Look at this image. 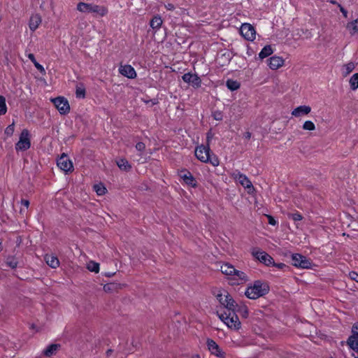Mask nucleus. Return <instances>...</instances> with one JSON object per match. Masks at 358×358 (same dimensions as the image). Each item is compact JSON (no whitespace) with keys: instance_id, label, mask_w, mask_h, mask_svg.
Instances as JSON below:
<instances>
[{"instance_id":"1","label":"nucleus","mask_w":358,"mask_h":358,"mask_svg":"<svg viewBox=\"0 0 358 358\" xmlns=\"http://www.w3.org/2000/svg\"><path fill=\"white\" fill-rule=\"evenodd\" d=\"M269 289V286L267 282L262 280H256L253 284L247 287L245 294L250 299H257L267 294Z\"/></svg>"},{"instance_id":"2","label":"nucleus","mask_w":358,"mask_h":358,"mask_svg":"<svg viewBox=\"0 0 358 358\" xmlns=\"http://www.w3.org/2000/svg\"><path fill=\"white\" fill-rule=\"evenodd\" d=\"M210 149L208 144L207 145H199L195 149L196 157L204 163H210L213 166H217L220 164V160L215 155H210Z\"/></svg>"},{"instance_id":"3","label":"nucleus","mask_w":358,"mask_h":358,"mask_svg":"<svg viewBox=\"0 0 358 358\" xmlns=\"http://www.w3.org/2000/svg\"><path fill=\"white\" fill-rule=\"evenodd\" d=\"M218 317L230 329H239L241 322L235 310H228L223 313H217Z\"/></svg>"},{"instance_id":"4","label":"nucleus","mask_w":358,"mask_h":358,"mask_svg":"<svg viewBox=\"0 0 358 358\" xmlns=\"http://www.w3.org/2000/svg\"><path fill=\"white\" fill-rule=\"evenodd\" d=\"M216 297L220 304L227 309V311L236 310L237 303L227 292L224 291V293L217 294Z\"/></svg>"},{"instance_id":"5","label":"nucleus","mask_w":358,"mask_h":358,"mask_svg":"<svg viewBox=\"0 0 358 358\" xmlns=\"http://www.w3.org/2000/svg\"><path fill=\"white\" fill-rule=\"evenodd\" d=\"M31 146L29 133L27 129H23L20 134L18 142L15 144V150L25 151Z\"/></svg>"},{"instance_id":"6","label":"nucleus","mask_w":358,"mask_h":358,"mask_svg":"<svg viewBox=\"0 0 358 358\" xmlns=\"http://www.w3.org/2000/svg\"><path fill=\"white\" fill-rule=\"evenodd\" d=\"M252 255L255 258H256L260 262L264 264L266 266H271V264H274V260L273 257L266 252L259 248L252 249Z\"/></svg>"},{"instance_id":"7","label":"nucleus","mask_w":358,"mask_h":358,"mask_svg":"<svg viewBox=\"0 0 358 358\" xmlns=\"http://www.w3.org/2000/svg\"><path fill=\"white\" fill-rule=\"evenodd\" d=\"M292 264L295 267L301 268H310L312 264L308 259L298 253L292 255Z\"/></svg>"},{"instance_id":"8","label":"nucleus","mask_w":358,"mask_h":358,"mask_svg":"<svg viewBox=\"0 0 358 358\" xmlns=\"http://www.w3.org/2000/svg\"><path fill=\"white\" fill-rule=\"evenodd\" d=\"M55 106L59 110L60 114L64 115L69 112L70 106L67 99L64 97L59 96L52 99Z\"/></svg>"},{"instance_id":"9","label":"nucleus","mask_w":358,"mask_h":358,"mask_svg":"<svg viewBox=\"0 0 358 358\" xmlns=\"http://www.w3.org/2000/svg\"><path fill=\"white\" fill-rule=\"evenodd\" d=\"M352 333L347 341V344L350 349L358 353V322L352 326Z\"/></svg>"},{"instance_id":"10","label":"nucleus","mask_w":358,"mask_h":358,"mask_svg":"<svg viewBox=\"0 0 358 358\" xmlns=\"http://www.w3.org/2000/svg\"><path fill=\"white\" fill-rule=\"evenodd\" d=\"M231 177L245 188L248 189H253V186L251 181L245 175L241 173L240 171H235L234 172L232 173Z\"/></svg>"},{"instance_id":"11","label":"nucleus","mask_w":358,"mask_h":358,"mask_svg":"<svg viewBox=\"0 0 358 358\" xmlns=\"http://www.w3.org/2000/svg\"><path fill=\"white\" fill-rule=\"evenodd\" d=\"M241 33L248 41H252L255 39L256 31L255 28L250 24H243L241 27Z\"/></svg>"},{"instance_id":"12","label":"nucleus","mask_w":358,"mask_h":358,"mask_svg":"<svg viewBox=\"0 0 358 358\" xmlns=\"http://www.w3.org/2000/svg\"><path fill=\"white\" fill-rule=\"evenodd\" d=\"M182 79L185 83L191 85L194 88H199L201 85V79L196 74L187 73L182 76Z\"/></svg>"},{"instance_id":"13","label":"nucleus","mask_w":358,"mask_h":358,"mask_svg":"<svg viewBox=\"0 0 358 358\" xmlns=\"http://www.w3.org/2000/svg\"><path fill=\"white\" fill-rule=\"evenodd\" d=\"M58 167L64 172L71 171L73 170V164L69 157L62 154L57 162Z\"/></svg>"},{"instance_id":"14","label":"nucleus","mask_w":358,"mask_h":358,"mask_svg":"<svg viewBox=\"0 0 358 358\" xmlns=\"http://www.w3.org/2000/svg\"><path fill=\"white\" fill-rule=\"evenodd\" d=\"M206 345L208 350L212 355L218 357H224V353L222 352L220 346L213 339L208 338L206 341Z\"/></svg>"},{"instance_id":"15","label":"nucleus","mask_w":358,"mask_h":358,"mask_svg":"<svg viewBox=\"0 0 358 358\" xmlns=\"http://www.w3.org/2000/svg\"><path fill=\"white\" fill-rule=\"evenodd\" d=\"M311 111V108L309 106L303 105L299 106L292 111V115L295 117H301L304 115H308Z\"/></svg>"},{"instance_id":"16","label":"nucleus","mask_w":358,"mask_h":358,"mask_svg":"<svg viewBox=\"0 0 358 358\" xmlns=\"http://www.w3.org/2000/svg\"><path fill=\"white\" fill-rule=\"evenodd\" d=\"M119 71L122 76L128 78L132 79L136 77V72L131 65L127 64L120 66Z\"/></svg>"},{"instance_id":"17","label":"nucleus","mask_w":358,"mask_h":358,"mask_svg":"<svg viewBox=\"0 0 358 358\" xmlns=\"http://www.w3.org/2000/svg\"><path fill=\"white\" fill-rule=\"evenodd\" d=\"M268 65L270 69L276 70L281 67L284 64V60L282 57L278 56L271 57L268 60Z\"/></svg>"},{"instance_id":"18","label":"nucleus","mask_w":358,"mask_h":358,"mask_svg":"<svg viewBox=\"0 0 358 358\" xmlns=\"http://www.w3.org/2000/svg\"><path fill=\"white\" fill-rule=\"evenodd\" d=\"M42 22L41 17L38 14L32 15L29 22V27L31 31H34Z\"/></svg>"},{"instance_id":"19","label":"nucleus","mask_w":358,"mask_h":358,"mask_svg":"<svg viewBox=\"0 0 358 358\" xmlns=\"http://www.w3.org/2000/svg\"><path fill=\"white\" fill-rule=\"evenodd\" d=\"M180 176L181 178L183 179L184 182L186 184H187L192 187H195L196 185L195 179L194 178V177L189 172H187V171L182 172Z\"/></svg>"},{"instance_id":"20","label":"nucleus","mask_w":358,"mask_h":358,"mask_svg":"<svg viewBox=\"0 0 358 358\" xmlns=\"http://www.w3.org/2000/svg\"><path fill=\"white\" fill-rule=\"evenodd\" d=\"M94 3L80 2L77 5V10L81 13H92Z\"/></svg>"},{"instance_id":"21","label":"nucleus","mask_w":358,"mask_h":358,"mask_svg":"<svg viewBox=\"0 0 358 358\" xmlns=\"http://www.w3.org/2000/svg\"><path fill=\"white\" fill-rule=\"evenodd\" d=\"M59 348L60 345L59 344H51L43 350V355L45 357H50L56 354Z\"/></svg>"},{"instance_id":"22","label":"nucleus","mask_w":358,"mask_h":358,"mask_svg":"<svg viewBox=\"0 0 358 358\" xmlns=\"http://www.w3.org/2000/svg\"><path fill=\"white\" fill-rule=\"evenodd\" d=\"M45 260L47 264L52 268H56L59 265V262L55 256L46 255L45 256Z\"/></svg>"},{"instance_id":"23","label":"nucleus","mask_w":358,"mask_h":358,"mask_svg":"<svg viewBox=\"0 0 358 358\" xmlns=\"http://www.w3.org/2000/svg\"><path fill=\"white\" fill-rule=\"evenodd\" d=\"M232 276L233 278L237 281V284H241L248 280L247 275L244 272L236 270V268Z\"/></svg>"},{"instance_id":"24","label":"nucleus","mask_w":358,"mask_h":358,"mask_svg":"<svg viewBox=\"0 0 358 358\" xmlns=\"http://www.w3.org/2000/svg\"><path fill=\"white\" fill-rule=\"evenodd\" d=\"M92 13H94L99 16L103 17L108 13V8L103 6L94 4Z\"/></svg>"},{"instance_id":"25","label":"nucleus","mask_w":358,"mask_h":358,"mask_svg":"<svg viewBox=\"0 0 358 358\" xmlns=\"http://www.w3.org/2000/svg\"><path fill=\"white\" fill-rule=\"evenodd\" d=\"M122 288V285L120 283L117 282H110L104 285L103 290L106 292L111 293L115 291H117L119 289Z\"/></svg>"},{"instance_id":"26","label":"nucleus","mask_w":358,"mask_h":358,"mask_svg":"<svg viewBox=\"0 0 358 358\" xmlns=\"http://www.w3.org/2000/svg\"><path fill=\"white\" fill-rule=\"evenodd\" d=\"M220 271L226 275H233V273L235 272V268L233 265L225 263L221 266Z\"/></svg>"},{"instance_id":"27","label":"nucleus","mask_w":358,"mask_h":358,"mask_svg":"<svg viewBox=\"0 0 358 358\" xmlns=\"http://www.w3.org/2000/svg\"><path fill=\"white\" fill-rule=\"evenodd\" d=\"M355 69V64L352 62H348L342 66V75L344 77L348 76Z\"/></svg>"},{"instance_id":"28","label":"nucleus","mask_w":358,"mask_h":358,"mask_svg":"<svg viewBox=\"0 0 358 358\" xmlns=\"http://www.w3.org/2000/svg\"><path fill=\"white\" fill-rule=\"evenodd\" d=\"M162 17L159 16V15H155L152 17V19L150 20V26L153 29H159L162 24Z\"/></svg>"},{"instance_id":"29","label":"nucleus","mask_w":358,"mask_h":358,"mask_svg":"<svg viewBox=\"0 0 358 358\" xmlns=\"http://www.w3.org/2000/svg\"><path fill=\"white\" fill-rule=\"evenodd\" d=\"M273 53V49L271 45H266L263 48L261 52L259 53V57L260 59H264Z\"/></svg>"},{"instance_id":"30","label":"nucleus","mask_w":358,"mask_h":358,"mask_svg":"<svg viewBox=\"0 0 358 358\" xmlns=\"http://www.w3.org/2000/svg\"><path fill=\"white\" fill-rule=\"evenodd\" d=\"M117 165L118 167L123 171H129L131 169V166L129 164L128 161L125 159H120L117 161Z\"/></svg>"},{"instance_id":"31","label":"nucleus","mask_w":358,"mask_h":358,"mask_svg":"<svg viewBox=\"0 0 358 358\" xmlns=\"http://www.w3.org/2000/svg\"><path fill=\"white\" fill-rule=\"evenodd\" d=\"M350 88L352 90H356L358 88V73H355L352 76L350 79Z\"/></svg>"},{"instance_id":"32","label":"nucleus","mask_w":358,"mask_h":358,"mask_svg":"<svg viewBox=\"0 0 358 358\" xmlns=\"http://www.w3.org/2000/svg\"><path fill=\"white\" fill-rule=\"evenodd\" d=\"M226 84L228 89H229L231 91L236 90L240 87V83L236 80L229 79L227 81Z\"/></svg>"},{"instance_id":"33","label":"nucleus","mask_w":358,"mask_h":358,"mask_svg":"<svg viewBox=\"0 0 358 358\" xmlns=\"http://www.w3.org/2000/svg\"><path fill=\"white\" fill-rule=\"evenodd\" d=\"M87 268L96 273L99 272V264L93 261L90 262L87 265Z\"/></svg>"},{"instance_id":"34","label":"nucleus","mask_w":358,"mask_h":358,"mask_svg":"<svg viewBox=\"0 0 358 358\" xmlns=\"http://www.w3.org/2000/svg\"><path fill=\"white\" fill-rule=\"evenodd\" d=\"M7 112V107L6 104V99L3 96H0V115L6 114Z\"/></svg>"},{"instance_id":"35","label":"nucleus","mask_w":358,"mask_h":358,"mask_svg":"<svg viewBox=\"0 0 358 358\" xmlns=\"http://www.w3.org/2000/svg\"><path fill=\"white\" fill-rule=\"evenodd\" d=\"M302 128L303 130L313 131L315 129V125L312 121L307 120L303 123Z\"/></svg>"},{"instance_id":"36","label":"nucleus","mask_w":358,"mask_h":358,"mask_svg":"<svg viewBox=\"0 0 358 358\" xmlns=\"http://www.w3.org/2000/svg\"><path fill=\"white\" fill-rule=\"evenodd\" d=\"M94 189L95 192H96V194L99 196L105 194V193L106 192V187L104 186H103L102 185H95L94 186Z\"/></svg>"},{"instance_id":"37","label":"nucleus","mask_w":358,"mask_h":358,"mask_svg":"<svg viewBox=\"0 0 358 358\" xmlns=\"http://www.w3.org/2000/svg\"><path fill=\"white\" fill-rule=\"evenodd\" d=\"M15 130V124L13 122L11 124L8 125L5 129V134L8 136H11L13 134Z\"/></svg>"},{"instance_id":"38","label":"nucleus","mask_w":358,"mask_h":358,"mask_svg":"<svg viewBox=\"0 0 358 358\" xmlns=\"http://www.w3.org/2000/svg\"><path fill=\"white\" fill-rule=\"evenodd\" d=\"M6 264L10 268H15L17 266V262L13 257H10L8 258L6 261Z\"/></svg>"},{"instance_id":"39","label":"nucleus","mask_w":358,"mask_h":358,"mask_svg":"<svg viewBox=\"0 0 358 358\" xmlns=\"http://www.w3.org/2000/svg\"><path fill=\"white\" fill-rule=\"evenodd\" d=\"M288 217L289 218H291L294 221H300L303 218L302 215L299 213H290L288 215Z\"/></svg>"},{"instance_id":"40","label":"nucleus","mask_w":358,"mask_h":358,"mask_svg":"<svg viewBox=\"0 0 358 358\" xmlns=\"http://www.w3.org/2000/svg\"><path fill=\"white\" fill-rule=\"evenodd\" d=\"M76 93L77 97L84 98L85 95V90L84 88L77 87Z\"/></svg>"},{"instance_id":"41","label":"nucleus","mask_w":358,"mask_h":358,"mask_svg":"<svg viewBox=\"0 0 358 358\" xmlns=\"http://www.w3.org/2000/svg\"><path fill=\"white\" fill-rule=\"evenodd\" d=\"M213 117L216 120H222L223 118V115L222 112L220 111H215L213 113Z\"/></svg>"},{"instance_id":"42","label":"nucleus","mask_w":358,"mask_h":358,"mask_svg":"<svg viewBox=\"0 0 358 358\" xmlns=\"http://www.w3.org/2000/svg\"><path fill=\"white\" fill-rule=\"evenodd\" d=\"M136 149L138 151L143 152L145 149V145L143 142H138L136 145Z\"/></svg>"},{"instance_id":"43","label":"nucleus","mask_w":358,"mask_h":358,"mask_svg":"<svg viewBox=\"0 0 358 358\" xmlns=\"http://www.w3.org/2000/svg\"><path fill=\"white\" fill-rule=\"evenodd\" d=\"M34 66L38 70L40 71L41 73H45V69L43 68V66L40 64L38 62H34Z\"/></svg>"},{"instance_id":"44","label":"nucleus","mask_w":358,"mask_h":358,"mask_svg":"<svg viewBox=\"0 0 358 358\" xmlns=\"http://www.w3.org/2000/svg\"><path fill=\"white\" fill-rule=\"evenodd\" d=\"M349 276L352 280H355L357 282H358V273L352 271L349 273Z\"/></svg>"},{"instance_id":"45","label":"nucleus","mask_w":358,"mask_h":358,"mask_svg":"<svg viewBox=\"0 0 358 358\" xmlns=\"http://www.w3.org/2000/svg\"><path fill=\"white\" fill-rule=\"evenodd\" d=\"M269 224L275 226L277 223L275 220L271 215H267Z\"/></svg>"},{"instance_id":"46","label":"nucleus","mask_w":358,"mask_h":358,"mask_svg":"<svg viewBox=\"0 0 358 358\" xmlns=\"http://www.w3.org/2000/svg\"><path fill=\"white\" fill-rule=\"evenodd\" d=\"M164 7L168 10H173L176 8L175 6L173 3H165L164 4Z\"/></svg>"},{"instance_id":"47","label":"nucleus","mask_w":358,"mask_h":358,"mask_svg":"<svg viewBox=\"0 0 358 358\" xmlns=\"http://www.w3.org/2000/svg\"><path fill=\"white\" fill-rule=\"evenodd\" d=\"M341 12L343 13L345 17H348V11L341 6L338 5Z\"/></svg>"},{"instance_id":"48","label":"nucleus","mask_w":358,"mask_h":358,"mask_svg":"<svg viewBox=\"0 0 358 358\" xmlns=\"http://www.w3.org/2000/svg\"><path fill=\"white\" fill-rule=\"evenodd\" d=\"M21 204L24 206L25 208H28L29 206V201L27 199H22L21 200Z\"/></svg>"},{"instance_id":"49","label":"nucleus","mask_w":358,"mask_h":358,"mask_svg":"<svg viewBox=\"0 0 358 358\" xmlns=\"http://www.w3.org/2000/svg\"><path fill=\"white\" fill-rule=\"evenodd\" d=\"M272 265L274 266H276L277 268H280V269H282L283 268L286 267V265L283 263L275 264L274 262V264H272Z\"/></svg>"},{"instance_id":"50","label":"nucleus","mask_w":358,"mask_h":358,"mask_svg":"<svg viewBox=\"0 0 358 358\" xmlns=\"http://www.w3.org/2000/svg\"><path fill=\"white\" fill-rule=\"evenodd\" d=\"M28 58L33 62V64H34V62H37L35 59V57L34 55L32 54V53H29L28 55H27Z\"/></svg>"},{"instance_id":"51","label":"nucleus","mask_w":358,"mask_h":358,"mask_svg":"<svg viewBox=\"0 0 358 358\" xmlns=\"http://www.w3.org/2000/svg\"><path fill=\"white\" fill-rule=\"evenodd\" d=\"M251 136H252V134L250 131H247L244 134L245 138H246L248 140L250 139Z\"/></svg>"},{"instance_id":"52","label":"nucleus","mask_w":358,"mask_h":358,"mask_svg":"<svg viewBox=\"0 0 358 358\" xmlns=\"http://www.w3.org/2000/svg\"><path fill=\"white\" fill-rule=\"evenodd\" d=\"M191 358H201L200 355L198 354L193 355Z\"/></svg>"},{"instance_id":"53","label":"nucleus","mask_w":358,"mask_h":358,"mask_svg":"<svg viewBox=\"0 0 358 358\" xmlns=\"http://www.w3.org/2000/svg\"><path fill=\"white\" fill-rule=\"evenodd\" d=\"M210 139H209V136H208V139H207V141L209 142Z\"/></svg>"},{"instance_id":"54","label":"nucleus","mask_w":358,"mask_h":358,"mask_svg":"<svg viewBox=\"0 0 358 358\" xmlns=\"http://www.w3.org/2000/svg\"><path fill=\"white\" fill-rule=\"evenodd\" d=\"M107 353L110 354V350L107 351Z\"/></svg>"},{"instance_id":"55","label":"nucleus","mask_w":358,"mask_h":358,"mask_svg":"<svg viewBox=\"0 0 358 358\" xmlns=\"http://www.w3.org/2000/svg\"><path fill=\"white\" fill-rule=\"evenodd\" d=\"M107 353L110 354V350L107 351Z\"/></svg>"},{"instance_id":"56","label":"nucleus","mask_w":358,"mask_h":358,"mask_svg":"<svg viewBox=\"0 0 358 358\" xmlns=\"http://www.w3.org/2000/svg\"><path fill=\"white\" fill-rule=\"evenodd\" d=\"M20 213H23V210H22V209H21V210H20Z\"/></svg>"},{"instance_id":"57","label":"nucleus","mask_w":358,"mask_h":358,"mask_svg":"<svg viewBox=\"0 0 358 358\" xmlns=\"http://www.w3.org/2000/svg\"><path fill=\"white\" fill-rule=\"evenodd\" d=\"M355 358H358V357H355Z\"/></svg>"},{"instance_id":"58","label":"nucleus","mask_w":358,"mask_h":358,"mask_svg":"<svg viewBox=\"0 0 358 358\" xmlns=\"http://www.w3.org/2000/svg\"><path fill=\"white\" fill-rule=\"evenodd\" d=\"M331 358H333V357H331Z\"/></svg>"}]
</instances>
